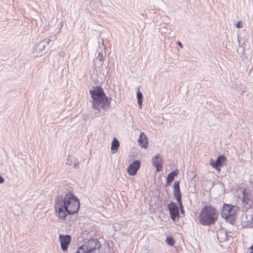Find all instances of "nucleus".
I'll return each mask as SVG.
<instances>
[{
  "label": "nucleus",
  "mask_w": 253,
  "mask_h": 253,
  "mask_svg": "<svg viewBox=\"0 0 253 253\" xmlns=\"http://www.w3.org/2000/svg\"><path fill=\"white\" fill-rule=\"evenodd\" d=\"M80 208L79 199L72 194L56 197L54 201V208L56 216L61 220L66 219L67 214L77 212Z\"/></svg>",
  "instance_id": "obj_1"
},
{
  "label": "nucleus",
  "mask_w": 253,
  "mask_h": 253,
  "mask_svg": "<svg viewBox=\"0 0 253 253\" xmlns=\"http://www.w3.org/2000/svg\"><path fill=\"white\" fill-rule=\"evenodd\" d=\"M89 94L92 100L93 108L98 111L95 113L94 116L99 117L100 115H104L105 112L110 108L112 98L106 96L100 86H96L93 89L90 90Z\"/></svg>",
  "instance_id": "obj_2"
},
{
  "label": "nucleus",
  "mask_w": 253,
  "mask_h": 253,
  "mask_svg": "<svg viewBox=\"0 0 253 253\" xmlns=\"http://www.w3.org/2000/svg\"><path fill=\"white\" fill-rule=\"evenodd\" d=\"M218 216L216 209L212 206H205L201 211L198 220L199 223L204 226L213 224Z\"/></svg>",
  "instance_id": "obj_3"
},
{
  "label": "nucleus",
  "mask_w": 253,
  "mask_h": 253,
  "mask_svg": "<svg viewBox=\"0 0 253 253\" xmlns=\"http://www.w3.org/2000/svg\"><path fill=\"white\" fill-rule=\"evenodd\" d=\"M100 247V244L97 239H90L84 242L83 245L78 249L76 253H91L96 249L98 250Z\"/></svg>",
  "instance_id": "obj_4"
},
{
  "label": "nucleus",
  "mask_w": 253,
  "mask_h": 253,
  "mask_svg": "<svg viewBox=\"0 0 253 253\" xmlns=\"http://www.w3.org/2000/svg\"><path fill=\"white\" fill-rule=\"evenodd\" d=\"M242 204L249 208L253 205V188L244 189L243 191Z\"/></svg>",
  "instance_id": "obj_5"
},
{
  "label": "nucleus",
  "mask_w": 253,
  "mask_h": 253,
  "mask_svg": "<svg viewBox=\"0 0 253 253\" xmlns=\"http://www.w3.org/2000/svg\"><path fill=\"white\" fill-rule=\"evenodd\" d=\"M168 209L169 211L171 219L175 221L176 218L179 216V211L176 203L171 202L168 205Z\"/></svg>",
  "instance_id": "obj_6"
},
{
  "label": "nucleus",
  "mask_w": 253,
  "mask_h": 253,
  "mask_svg": "<svg viewBox=\"0 0 253 253\" xmlns=\"http://www.w3.org/2000/svg\"><path fill=\"white\" fill-rule=\"evenodd\" d=\"M237 208L234 206L224 204L221 213L222 217H227V216L232 214H235Z\"/></svg>",
  "instance_id": "obj_7"
},
{
  "label": "nucleus",
  "mask_w": 253,
  "mask_h": 253,
  "mask_svg": "<svg viewBox=\"0 0 253 253\" xmlns=\"http://www.w3.org/2000/svg\"><path fill=\"white\" fill-rule=\"evenodd\" d=\"M226 158L223 155L219 156L215 162L211 159L210 160V165L217 170H220V167L223 164Z\"/></svg>",
  "instance_id": "obj_8"
},
{
  "label": "nucleus",
  "mask_w": 253,
  "mask_h": 253,
  "mask_svg": "<svg viewBox=\"0 0 253 253\" xmlns=\"http://www.w3.org/2000/svg\"><path fill=\"white\" fill-rule=\"evenodd\" d=\"M59 240L61 249L63 251L67 250L68 246L71 241V237L69 235L59 236Z\"/></svg>",
  "instance_id": "obj_9"
},
{
  "label": "nucleus",
  "mask_w": 253,
  "mask_h": 253,
  "mask_svg": "<svg viewBox=\"0 0 253 253\" xmlns=\"http://www.w3.org/2000/svg\"><path fill=\"white\" fill-rule=\"evenodd\" d=\"M163 157L160 154L156 155L152 158V162L154 167L156 168L157 171H161L163 168Z\"/></svg>",
  "instance_id": "obj_10"
},
{
  "label": "nucleus",
  "mask_w": 253,
  "mask_h": 253,
  "mask_svg": "<svg viewBox=\"0 0 253 253\" xmlns=\"http://www.w3.org/2000/svg\"><path fill=\"white\" fill-rule=\"evenodd\" d=\"M140 162L139 160H136L129 165L126 169L127 172L130 175H134L140 168Z\"/></svg>",
  "instance_id": "obj_11"
},
{
  "label": "nucleus",
  "mask_w": 253,
  "mask_h": 253,
  "mask_svg": "<svg viewBox=\"0 0 253 253\" xmlns=\"http://www.w3.org/2000/svg\"><path fill=\"white\" fill-rule=\"evenodd\" d=\"M242 222L245 227H252L253 226V218L252 215L243 214L242 215Z\"/></svg>",
  "instance_id": "obj_12"
},
{
  "label": "nucleus",
  "mask_w": 253,
  "mask_h": 253,
  "mask_svg": "<svg viewBox=\"0 0 253 253\" xmlns=\"http://www.w3.org/2000/svg\"><path fill=\"white\" fill-rule=\"evenodd\" d=\"M173 195L177 202L181 201V195L180 190L179 181H175L173 183Z\"/></svg>",
  "instance_id": "obj_13"
},
{
  "label": "nucleus",
  "mask_w": 253,
  "mask_h": 253,
  "mask_svg": "<svg viewBox=\"0 0 253 253\" xmlns=\"http://www.w3.org/2000/svg\"><path fill=\"white\" fill-rule=\"evenodd\" d=\"M54 37H52V39H50L48 40H44L41 42L37 46V49L40 51V53L41 54L44 52V50L45 47L49 44V42H52L54 41Z\"/></svg>",
  "instance_id": "obj_14"
},
{
  "label": "nucleus",
  "mask_w": 253,
  "mask_h": 253,
  "mask_svg": "<svg viewBox=\"0 0 253 253\" xmlns=\"http://www.w3.org/2000/svg\"><path fill=\"white\" fill-rule=\"evenodd\" d=\"M138 142L142 147L147 148L148 146L147 138L143 132H141L138 140Z\"/></svg>",
  "instance_id": "obj_15"
},
{
  "label": "nucleus",
  "mask_w": 253,
  "mask_h": 253,
  "mask_svg": "<svg viewBox=\"0 0 253 253\" xmlns=\"http://www.w3.org/2000/svg\"><path fill=\"white\" fill-rule=\"evenodd\" d=\"M217 238L219 242L222 243L228 239L227 233L223 231H220L217 233Z\"/></svg>",
  "instance_id": "obj_16"
},
{
  "label": "nucleus",
  "mask_w": 253,
  "mask_h": 253,
  "mask_svg": "<svg viewBox=\"0 0 253 253\" xmlns=\"http://www.w3.org/2000/svg\"><path fill=\"white\" fill-rule=\"evenodd\" d=\"M178 170H173L170 173H169L167 176V184H169V185L171 184V183L173 181L174 177L176 176L178 174Z\"/></svg>",
  "instance_id": "obj_17"
},
{
  "label": "nucleus",
  "mask_w": 253,
  "mask_h": 253,
  "mask_svg": "<svg viewBox=\"0 0 253 253\" xmlns=\"http://www.w3.org/2000/svg\"><path fill=\"white\" fill-rule=\"evenodd\" d=\"M120 146L119 141L116 138H114L111 144V151L113 154L116 153L118 149Z\"/></svg>",
  "instance_id": "obj_18"
},
{
  "label": "nucleus",
  "mask_w": 253,
  "mask_h": 253,
  "mask_svg": "<svg viewBox=\"0 0 253 253\" xmlns=\"http://www.w3.org/2000/svg\"><path fill=\"white\" fill-rule=\"evenodd\" d=\"M137 103L140 108H141L142 105V101H143V95L141 92L139 91V89H138V91L137 92Z\"/></svg>",
  "instance_id": "obj_19"
},
{
  "label": "nucleus",
  "mask_w": 253,
  "mask_h": 253,
  "mask_svg": "<svg viewBox=\"0 0 253 253\" xmlns=\"http://www.w3.org/2000/svg\"><path fill=\"white\" fill-rule=\"evenodd\" d=\"M235 214L227 216V217H222L225 218L227 221H228L231 224H233L235 221Z\"/></svg>",
  "instance_id": "obj_20"
},
{
  "label": "nucleus",
  "mask_w": 253,
  "mask_h": 253,
  "mask_svg": "<svg viewBox=\"0 0 253 253\" xmlns=\"http://www.w3.org/2000/svg\"><path fill=\"white\" fill-rule=\"evenodd\" d=\"M166 243L169 246H173L175 243V240L171 237H168L166 238Z\"/></svg>",
  "instance_id": "obj_21"
},
{
  "label": "nucleus",
  "mask_w": 253,
  "mask_h": 253,
  "mask_svg": "<svg viewBox=\"0 0 253 253\" xmlns=\"http://www.w3.org/2000/svg\"><path fill=\"white\" fill-rule=\"evenodd\" d=\"M97 58L100 61L104 60L103 54L102 53H101V52H99L98 53V55H97Z\"/></svg>",
  "instance_id": "obj_22"
},
{
  "label": "nucleus",
  "mask_w": 253,
  "mask_h": 253,
  "mask_svg": "<svg viewBox=\"0 0 253 253\" xmlns=\"http://www.w3.org/2000/svg\"><path fill=\"white\" fill-rule=\"evenodd\" d=\"M178 203L179 206V208H180L181 213V214H184V209H183V206L182 205V201L178 202Z\"/></svg>",
  "instance_id": "obj_23"
},
{
  "label": "nucleus",
  "mask_w": 253,
  "mask_h": 253,
  "mask_svg": "<svg viewBox=\"0 0 253 253\" xmlns=\"http://www.w3.org/2000/svg\"><path fill=\"white\" fill-rule=\"evenodd\" d=\"M236 26L238 28H241L243 27V24L241 21H239L236 24Z\"/></svg>",
  "instance_id": "obj_24"
},
{
  "label": "nucleus",
  "mask_w": 253,
  "mask_h": 253,
  "mask_svg": "<svg viewBox=\"0 0 253 253\" xmlns=\"http://www.w3.org/2000/svg\"><path fill=\"white\" fill-rule=\"evenodd\" d=\"M4 178L1 175H0V183H2L4 182Z\"/></svg>",
  "instance_id": "obj_25"
},
{
  "label": "nucleus",
  "mask_w": 253,
  "mask_h": 253,
  "mask_svg": "<svg viewBox=\"0 0 253 253\" xmlns=\"http://www.w3.org/2000/svg\"><path fill=\"white\" fill-rule=\"evenodd\" d=\"M78 162H77V163H75L74 164V167L75 168H78Z\"/></svg>",
  "instance_id": "obj_26"
},
{
  "label": "nucleus",
  "mask_w": 253,
  "mask_h": 253,
  "mask_svg": "<svg viewBox=\"0 0 253 253\" xmlns=\"http://www.w3.org/2000/svg\"><path fill=\"white\" fill-rule=\"evenodd\" d=\"M178 45H179V46L180 47H181V48H182V47H183L182 44V43H181L180 42H179H179H178Z\"/></svg>",
  "instance_id": "obj_27"
},
{
  "label": "nucleus",
  "mask_w": 253,
  "mask_h": 253,
  "mask_svg": "<svg viewBox=\"0 0 253 253\" xmlns=\"http://www.w3.org/2000/svg\"><path fill=\"white\" fill-rule=\"evenodd\" d=\"M251 252L250 253H253V245L250 247Z\"/></svg>",
  "instance_id": "obj_28"
}]
</instances>
